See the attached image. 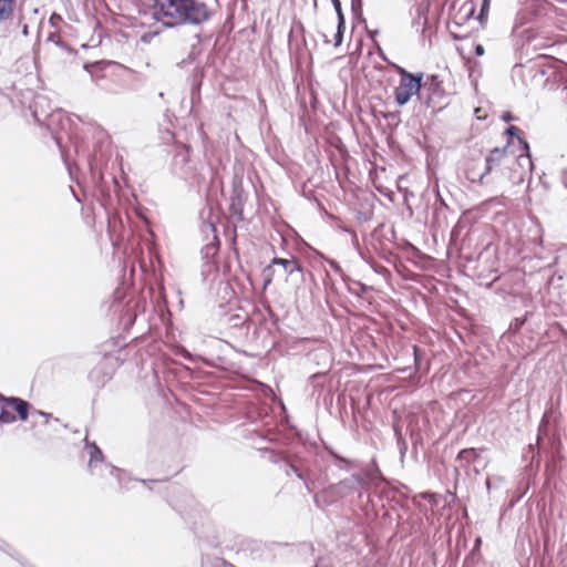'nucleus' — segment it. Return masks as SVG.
I'll return each mask as SVG.
<instances>
[{"mask_svg":"<svg viewBox=\"0 0 567 567\" xmlns=\"http://www.w3.org/2000/svg\"><path fill=\"white\" fill-rule=\"evenodd\" d=\"M85 446L89 450V463L87 468H95L97 464L104 462L106 460L102 450L96 445L95 442H90L85 439Z\"/></svg>","mask_w":567,"mask_h":567,"instance_id":"23","label":"nucleus"},{"mask_svg":"<svg viewBox=\"0 0 567 567\" xmlns=\"http://www.w3.org/2000/svg\"><path fill=\"white\" fill-rule=\"evenodd\" d=\"M323 375H324L323 373H315V374H312V375L309 378V380H310V382L315 383V382H316V380H318V379L322 378Z\"/></svg>","mask_w":567,"mask_h":567,"instance_id":"60","label":"nucleus"},{"mask_svg":"<svg viewBox=\"0 0 567 567\" xmlns=\"http://www.w3.org/2000/svg\"><path fill=\"white\" fill-rule=\"evenodd\" d=\"M478 454L474 449H464L458 452L456 456V461L461 463V465L470 464L476 462Z\"/></svg>","mask_w":567,"mask_h":567,"instance_id":"29","label":"nucleus"},{"mask_svg":"<svg viewBox=\"0 0 567 567\" xmlns=\"http://www.w3.org/2000/svg\"><path fill=\"white\" fill-rule=\"evenodd\" d=\"M39 415V416H43L45 419L44 421V424L47 425L49 423V419L51 417V414L50 413H47V412H43V411H40V410H34L32 415Z\"/></svg>","mask_w":567,"mask_h":567,"instance_id":"51","label":"nucleus"},{"mask_svg":"<svg viewBox=\"0 0 567 567\" xmlns=\"http://www.w3.org/2000/svg\"><path fill=\"white\" fill-rule=\"evenodd\" d=\"M229 212L233 217L237 218V220H244V197L241 190H234V194L230 197Z\"/></svg>","mask_w":567,"mask_h":567,"instance_id":"22","label":"nucleus"},{"mask_svg":"<svg viewBox=\"0 0 567 567\" xmlns=\"http://www.w3.org/2000/svg\"><path fill=\"white\" fill-rule=\"evenodd\" d=\"M194 61V49L189 52L188 56L184 60H182L178 65L179 66H186L190 64Z\"/></svg>","mask_w":567,"mask_h":567,"instance_id":"48","label":"nucleus"},{"mask_svg":"<svg viewBox=\"0 0 567 567\" xmlns=\"http://www.w3.org/2000/svg\"><path fill=\"white\" fill-rule=\"evenodd\" d=\"M413 357H414L415 370H419L420 355H419V348L416 346L413 347Z\"/></svg>","mask_w":567,"mask_h":567,"instance_id":"53","label":"nucleus"},{"mask_svg":"<svg viewBox=\"0 0 567 567\" xmlns=\"http://www.w3.org/2000/svg\"><path fill=\"white\" fill-rule=\"evenodd\" d=\"M202 276L205 282H214L219 279V266L215 260H204Z\"/></svg>","mask_w":567,"mask_h":567,"instance_id":"25","label":"nucleus"},{"mask_svg":"<svg viewBox=\"0 0 567 567\" xmlns=\"http://www.w3.org/2000/svg\"><path fill=\"white\" fill-rule=\"evenodd\" d=\"M250 558L255 567H272L276 561V553L271 545L256 544L250 549Z\"/></svg>","mask_w":567,"mask_h":567,"instance_id":"16","label":"nucleus"},{"mask_svg":"<svg viewBox=\"0 0 567 567\" xmlns=\"http://www.w3.org/2000/svg\"><path fill=\"white\" fill-rule=\"evenodd\" d=\"M343 33H344V29L337 27V31L334 33V47L336 48L341 45V43L343 41Z\"/></svg>","mask_w":567,"mask_h":567,"instance_id":"45","label":"nucleus"},{"mask_svg":"<svg viewBox=\"0 0 567 567\" xmlns=\"http://www.w3.org/2000/svg\"><path fill=\"white\" fill-rule=\"evenodd\" d=\"M0 549L3 550L4 553H7L13 559L18 560L23 567H33V566L27 564L22 559V556L19 553H17L16 550H12L11 547L1 539H0Z\"/></svg>","mask_w":567,"mask_h":567,"instance_id":"33","label":"nucleus"},{"mask_svg":"<svg viewBox=\"0 0 567 567\" xmlns=\"http://www.w3.org/2000/svg\"><path fill=\"white\" fill-rule=\"evenodd\" d=\"M342 280L346 284L348 291L359 298H362L363 295L371 289V287L359 280L350 278L348 275H342Z\"/></svg>","mask_w":567,"mask_h":567,"instance_id":"26","label":"nucleus"},{"mask_svg":"<svg viewBox=\"0 0 567 567\" xmlns=\"http://www.w3.org/2000/svg\"><path fill=\"white\" fill-rule=\"evenodd\" d=\"M181 496L182 501H175L174 503H172V506L181 515H184L187 512V506H192L195 503V499L186 491L182 492Z\"/></svg>","mask_w":567,"mask_h":567,"instance_id":"27","label":"nucleus"},{"mask_svg":"<svg viewBox=\"0 0 567 567\" xmlns=\"http://www.w3.org/2000/svg\"><path fill=\"white\" fill-rule=\"evenodd\" d=\"M506 145L502 152L498 148V164L511 171L509 178L514 184H520L532 174L533 161L529 153L528 143L522 137L520 130L514 125H508L504 130Z\"/></svg>","mask_w":567,"mask_h":567,"instance_id":"4","label":"nucleus"},{"mask_svg":"<svg viewBox=\"0 0 567 567\" xmlns=\"http://www.w3.org/2000/svg\"><path fill=\"white\" fill-rule=\"evenodd\" d=\"M358 475L360 482H362V489L364 491L371 487H378L380 483L385 482L375 458H372L370 463L362 468L361 474Z\"/></svg>","mask_w":567,"mask_h":567,"instance_id":"14","label":"nucleus"},{"mask_svg":"<svg viewBox=\"0 0 567 567\" xmlns=\"http://www.w3.org/2000/svg\"><path fill=\"white\" fill-rule=\"evenodd\" d=\"M561 182L564 186L567 188V167L561 172Z\"/></svg>","mask_w":567,"mask_h":567,"instance_id":"59","label":"nucleus"},{"mask_svg":"<svg viewBox=\"0 0 567 567\" xmlns=\"http://www.w3.org/2000/svg\"><path fill=\"white\" fill-rule=\"evenodd\" d=\"M474 52H475V54L477 56L483 55L484 54V47L482 44H476Z\"/></svg>","mask_w":567,"mask_h":567,"instance_id":"58","label":"nucleus"},{"mask_svg":"<svg viewBox=\"0 0 567 567\" xmlns=\"http://www.w3.org/2000/svg\"><path fill=\"white\" fill-rule=\"evenodd\" d=\"M153 18L164 28L200 27L210 21L215 10L199 0H153Z\"/></svg>","mask_w":567,"mask_h":567,"instance_id":"3","label":"nucleus"},{"mask_svg":"<svg viewBox=\"0 0 567 567\" xmlns=\"http://www.w3.org/2000/svg\"><path fill=\"white\" fill-rule=\"evenodd\" d=\"M398 74L400 75V81H406L411 78L417 76V73H411L402 66L396 68Z\"/></svg>","mask_w":567,"mask_h":567,"instance_id":"40","label":"nucleus"},{"mask_svg":"<svg viewBox=\"0 0 567 567\" xmlns=\"http://www.w3.org/2000/svg\"><path fill=\"white\" fill-rule=\"evenodd\" d=\"M495 154L496 148L491 150L483 163H476L473 167L466 169V176L472 183H484L485 176L488 175L494 167Z\"/></svg>","mask_w":567,"mask_h":567,"instance_id":"17","label":"nucleus"},{"mask_svg":"<svg viewBox=\"0 0 567 567\" xmlns=\"http://www.w3.org/2000/svg\"><path fill=\"white\" fill-rule=\"evenodd\" d=\"M496 248L491 246L480 254L477 266V282L480 286L491 288L496 281Z\"/></svg>","mask_w":567,"mask_h":567,"instance_id":"9","label":"nucleus"},{"mask_svg":"<svg viewBox=\"0 0 567 567\" xmlns=\"http://www.w3.org/2000/svg\"><path fill=\"white\" fill-rule=\"evenodd\" d=\"M332 6H333V9L336 11V13L338 14L339 12H342V8H341V1L340 0H332L331 1Z\"/></svg>","mask_w":567,"mask_h":567,"instance_id":"55","label":"nucleus"},{"mask_svg":"<svg viewBox=\"0 0 567 567\" xmlns=\"http://www.w3.org/2000/svg\"><path fill=\"white\" fill-rule=\"evenodd\" d=\"M434 208L442 210V212H450L449 206L444 202V199L441 197L440 193L436 194V199L434 203Z\"/></svg>","mask_w":567,"mask_h":567,"instance_id":"41","label":"nucleus"},{"mask_svg":"<svg viewBox=\"0 0 567 567\" xmlns=\"http://www.w3.org/2000/svg\"><path fill=\"white\" fill-rule=\"evenodd\" d=\"M327 262L334 272L339 274L341 277L344 275L340 264L337 260L327 258Z\"/></svg>","mask_w":567,"mask_h":567,"instance_id":"43","label":"nucleus"},{"mask_svg":"<svg viewBox=\"0 0 567 567\" xmlns=\"http://www.w3.org/2000/svg\"><path fill=\"white\" fill-rule=\"evenodd\" d=\"M169 169L173 176L185 182L190 187L200 188L205 183V177L198 172L196 164L190 158L188 145L178 144L174 146Z\"/></svg>","mask_w":567,"mask_h":567,"instance_id":"6","label":"nucleus"},{"mask_svg":"<svg viewBox=\"0 0 567 567\" xmlns=\"http://www.w3.org/2000/svg\"><path fill=\"white\" fill-rule=\"evenodd\" d=\"M4 404L17 413V419L20 421L28 420L31 409V404L28 401L18 396H7Z\"/></svg>","mask_w":567,"mask_h":567,"instance_id":"18","label":"nucleus"},{"mask_svg":"<svg viewBox=\"0 0 567 567\" xmlns=\"http://www.w3.org/2000/svg\"><path fill=\"white\" fill-rule=\"evenodd\" d=\"M47 40L54 43L56 47H60L65 52H74V50H72L71 47L62 40L58 32H50Z\"/></svg>","mask_w":567,"mask_h":567,"instance_id":"32","label":"nucleus"},{"mask_svg":"<svg viewBox=\"0 0 567 567\" xmlns=\"http://www.w3.org/2000/svg\"><path fill=\"white\" fill-rule=\"evenodd\" d=\"M489 0H483L480 13L477 16V20L483 23L487 19V11H488Z\"/></svg>","mask_w":567,"mask_h":567,"instance_id":"37","label":"nucleus"},{"mask_svg":"<svg viewBox=\"0 0 567 567\" xmlns=\"http://www.w3.org/2000/svg\"><path fill=\"white\" fill-rule=\"evenodd\" d=\"M112 468H116V466L105 460L101 464L99 463L97 467L89 468V472L93 476L105 477L106 474L112 476Z\"/></svg>","mask_w":567,"mask_h":567,"instance_id":"28","label":"nucleus"},{"mask_svg":"<svg viewBox=\"0 0 567 567\" xmlns=\"http://www.w3.org/2000/svg\"><path fill=\"white\" fill-rule=\"evenodd\" d=\"M202 231L207 235V243L200 250L203 260H215L219 250V239L214 223H204Z\"/></svg>","mask_w":567,"mask_h":567,"instance_id":"15","label":"nucleus"},{"mask_svg":"<svg viewBox=\"0 0 567 567\" xmlns=\"http://www.w3.org/2000/svg\"><path fill=\"white\" fill-rule=\"evenodd\" d=\"M285 463L287 467L291 472H293L299 480H306V474L302 471H300L295 464L290 463L289 461H285Z\"/></svg>","mask_w":567,"mask_h":567,"instance_id":"42","label":"nucleus"},{"mask_svg":"<svg viewBox=\"0 0 567 567\" xmlns=\"http://www.w3.org/2000/svg\"><path fill=\"white\" fill-rule=\"evenodd\" d=\"M485 485H486L487 491H489V489H491V487H492V480H491V477H489V476H487V477H486V480H485Z\"/></svg>","mask_w":567,"mask_h":567,"instance_id":"61","label":"nucleus"},{"mask_svg":"<svg viewBox=\"0 0 567 567\" xmlns=\"http://www.w3.org/2000/svg\"><path fill=\"white\" fill-rule=\"evenodd\" d=\"M126 298V289L124 287H118L113 292V300L110 306V310L117 315L120 324L124 330H128L134 324L137 318V306L138 301L130 299L124 301Z\"/></svg>","mask_w":567,"mask_h":567,"instance_id":"7","label":"nucleus"},{"mask_svg":"<svg viewBox=\"0 0 567 567\" xmlns=\"http://www.w3.org/2000/svg\"><path fill=\"white\" fill-rule=\"evenodd\" d=\"M449 214L450 212H442L436 208L433 210V224L437 228H444L449 225Z\"/></svg>","mask_w":567,"mask_h":567,"instance_id":"30","label":"nucleus"},{"mask_svg":"<svg viewBox=\"0 0 567 567\" xmlns=\"http://www.w3.org/2000/svg\"><path fill=\"white\" fill-rule=\"evenodd\" d=\"M302 481H303V483H305V486H306L307 491H308L309 493H312V492H313V486H312V485H313V483H312V482H310L307 477H306V480H302Z\"/></svg>","mask_w":567,"mask_h":567,"instance_id":"57","label":"nucleus"},{"mask_svg":"<svg viewBox=\"0 0 567 567\" xmlns=\"http://www.w3.org/2000/svg\"><path fill=\"white\" fill-rule=\"evenodd\" d=\"M337 17H338V25L337 27H339L341 29H346V19H344L343 12H339L337 14Z\"/></svg>","mask_w":567,"mask_h":567,"instance_id":"52","label":"nucleus"},{"mask_svg":"<svg viewBox=\"0 0 567 567\" xmlns=\"http://www.w3.org/2000/svg\"><path fill=\"white\" fill-rule=\"evenodd\" d=\"M219 9H225V21L221 30L225 33H230L236 25H243L238 30V35L250 40L255 34V21L252 24L246 25L249 22L248 16V0H214Z\"/></svg>","mask_w":567,"mask_h":567,"instance_id":"5","label":"nucleus"},{"mask_svg":"<svg viewBox=\"0 0 567 567\" xmlns=\"http://www.w3.org/2000/svg\"><path fill=\"white\" fill-rule=\"evenodd\" d=\"M303 32V27L301 23H298V24H295L292 25L290 32H289V45L291 47L295 42V39H296V34L297 33H302Z\"/></svg>","mask_w":567,"mask_h":567,"instance_id":"38","label":"nucleus"},{"mask_svg":"<svg viewBox=\"0 0 567 567\" xmlns=\"http://www.w3.org/2000/svg\"><path fill=\"white\" fill-rule=\"evenodd\" d=\"M112 476L116 480L120 492L130 491L131 484L138 482V478L134 477L130 471L117 466L116 468H112Z\"/></svg>","mask_w":567,"mask_h":567,"instance_id":"21","label":"nucleus"},{"mask_svg":"<svg viewBox=\"0 0 567 567\" xmlns=\"http://www.w3.org/2000/svg\"><path fill=\"white\" fill-rule=\"evenodd\" d=\"M75 152H76L78 156H80V154H81V153H84L85 151H84V150H82V147H81V146H79L78 144H75Z\"/></svg>","mask_w":567,"mask_h":567,"instance_id":"64","label":"nucleus"},{"mask_svg":"<svg viewBox=\"0 0 567 567\" xmlns=\"http://www.w3.org/2000/svg\"><path fill=\"white\" fill-rule=\"evenodd\" d=\"M463 10H466L465 12V17H472L473 13H474V6L473 3H465L463 7H462Z\"/></svg>","mask_w":567,"mask_h":567,"instance_id":"50","label":"nucleus"},{"mask_svg":"<svg viewBox=\"0 0 567 567\" xmlns=\"http://www.w3.org/2000/svg\"><path fill=\"white\" fill-rule=\"evenodd\" d=\"M22 34H23L24 37H28V34H29V28H28V24H23V25H22Z\"/></svg>","mask_w":567,"mask_h":567,"instance_id":"62","label":"nucleus"},{"mask_svg":"<svg viewBox=\"0 0 567 567\" xmlns=\"http://www.w3.org/2000/svg\"><path fill=\"white\" fill-rule=\"evenodd\" d=\"M330 454L332 455V457H333L336 461L342 462V463H344V464H347V465H350V464H351V461H350V460H348V458H346V457H343V456L339 455L338 453H336V452H333V451H331V452H330Z\"/></svg>","mask_w":567,"mask_h":567,"instance_id":"49","label":"nucleus"},{"mask_svg":"<svg viewBox=\"0 0 567 567\" xmlns=\"http://www.w3.org/2000/svg\"><path fill=\"white\" fill-rule=\"evenodd\" d=\"M324 501V494L322 491L313 495V502L318 508H324L329 506Z\"/></svg>","mask_w":567,"mask_h":567,"instance_id":"39","label":"nucleus"},{"mask_svg":"<svg viewBox=\"0 0 567 567\" xmlns=\"http://www.w3.org/2000/svg\"><path fill=\"white\" fill-rule=\"evenodd\" d=\"M92 141V152L87 155V164L93 184V197L110 220L117 204L123 197H126L123 155L116 151L113 156L111 138L103 128L93 131Z\"/></svg>","mask_w":567,"mask_h":567,"instance_id":"1","label":"nucleus"},{"mask_svg":"<svg viewBox=\"0 0 567 567\" xmlns=\"http://www.w3.org/2000/svg\"><path fill=\"white\" fill-rule=\"evenodd\" d=\"M275 266L281 267L285 275L288 277L303 272V266L297 258H295V257H291V258L275 257L271 260V262L262 269L264 289H266L267 286H269L272 281V277L275 274V270H274Z\"/></svg>","mask_w":567,"mask_h":567,"instance_id":"12","label":"nucleus"},{"mask_svg":"<svg viewBox=\"0 0 567 567\" xmlns=\"http://www.w3.org/2000/svg\"><path fill=\"white\" fill-rule=\"evenodd\" d=\"M17 9V0H0V25L13 20Z\"/></svg>","mask_w":567,"mask_h":567,"instance_id":"24","label":"nucleus"},{"mask_svg":"<svg viewBox=\"0 0 567 567\" xmlns=\"http://www.w3.org/2000/svg\"><path fill=\"white\" fill-rule=\"evenodd\" d=\"M396 445H398L401 457H404V455L408 451V443H406L405 439L399 437V440H396Z\"/></svg>","mask_w":567,"mask_h":567,"instance_id":"44","label":"nucleus"},{"mask_svg":"<svg viewBox=\"0 0 567 567\" xmlns=\"http://www.w3.org/2000/svg\"><path fill=\"white\" fill-rule=\"evenodd\" d=\"M30 109L34 121L40 125H47L49 128H51L55 120L60 121L62 117V112L52 110L44 95H37Z\"/></svg>","mask_w":567,"mask_h":567,"instance_id":"13","label":"nucleus"},{"mask_svg":"<svg viewBox=\"0 0 567 567\" xmlns=\"http://www.w3.org/2000/svg\"><path fill=\"white\" fill-rule=\"evenodd\" d=\"M396 116H398V113H392V112H390V113H388V114H384V117H385V118H394V117H396Z\"/></svg>","mask_w":567,"mask_h":567,"instance_id":"63","label":"nucleus"},{"mask_svg":"<svg viewBox=\"0 0 567 567\" xmlns=\"http://www.w3.org/2000/svg\"><path fill=\"white\" fill-rule=\"evenodd\" d=\"M522 8L517 12L515 31L525 39L526 51H538L554 45L549 37L539 34L536 29L544 20L555 22L558 28L567 31V17L563 9L554 8L547 0H519Z\"/></svg>","mask_w":567,"mask_h":567,"instance_id":"2","label":"nucleus"},{"mask_svg":"<svg viewBox=\"0 0 567 567\" xmlns=\"http://www.w3.org/2000/svg\"><path fill=\"white\" fill-rule=\"evenodd\" d=\"M427 11L429 4L426 2H420L415 6L412 18V27L415 31L424 33L427 25Z\"/></svg>","mask_w":567,"mask_h":567,"instance_id":"20","label":"nucleus"},{"mask_svg":"<svg viewBox=\"0 0 567 567\" xmlns=\"http://www.w3.org/2000/svg\"><path fill=\"white\" fill-rule=\"evenodd\" d=\"M62 21H63L62 17H61L60 14H58V13H53V14L50 17V19H49V22H50V24H51L52 27H56V25H58V23H60V22H62Z\"/></svg>","mask_w":567,"mask_h":567,"instance_id":"47","label":"nucleus"},{"mask_svg":"<svg viewBox=\"0 0 567 567\" xmlns=\"http://www.w3.org/2000/svg\"><path fill=\"white\" fill-rule=\"evenodd\" d=\"M393 431H394V435H395V439L399 440V437H403V434H402V429L400 425L398 424H394L393 425Z\"/></svg>","mask_w":567,"mask_h":567,"instance_id":"56","label":"nucleus"},{"mask_svg":"<svg viewBox=\"0 0 567 567\" xmlns=\"http://www.w3.org/2000/svg\"><path fill=\"white\" fill-rule=\"evenodd\" d=\"M248 417L250 422L254 424L260 423L261 426L254 430V433L262 441H268L271 443H282L286 444V436L281 434V431L276 429H269L268 425L269 420H272L270 415V408L267 405L264 406H255L249 410Z\"/></svg>","mask_w":567,"mask_h":567,"instance_id":"8","label":"nucleus"},{"mask_svg":"<svg viewBox=\"0 0 567 567\" xmlns=\"http://www.w3.org/2000/svg\"><path fill=\"white\" fill-rule=\"evenodd\" d=\"M334 485L339 491V496H341V498L348 497L349 495L358 492L359 488H362V482H360L359 475L357 474H353Z\"/></svg>","mask_w":567,"mask_h":567,"instance_id":"19","label":"nucleus"},{"mask_svg":"<svg viewBox=\"0 0 567 567\" xmlns=\"http://www.w3.org/2000/svg\"><path fill=\"white\" fill-rule=\"evenodd\" d=\"M17 417L10 411L7 410L6 404L0 409V423L10 424L16 422Z\"/></svg>","mask_w":567,"mask_h":567,"instance_id":"34","label":"nucleus"},{"mask_svg":"<svg viewBox=\"0 0 567 567\" xmlns=\"http://www.w3.org/2000/svg\"><path fill=\"white\" fill-rule=\"evenodd\" d=\"M362 0H351V11L355 18H362Z\"/></svg>","mask_w":567,"mask_h":567,"instance_id":"36","label":"nucleus"},{"mask_svg":"<svg viewBox=\"0 0 567 567\" xmlns=\"http://www.w3.org/2000/svg\"><path fill=\"white\" fill-rule=\"evenodd\" d=\"M164 480H145V478H138V482L145 485V487L150 491L154 489V485L158 482H163Z\"/></svg>","mask_w":567,"mask_h":567,"instance_id":"46","label":"nucleus"},{"mask_svg":"<svg viewBox=\"0 0 567 567\" xmlns=\"http://www.w3.org/2000/svg\"><path fill=\"white\" fill-rule=\"evenodd\" d=\"M444 97L445 91L437 75H430L425 82L422 81L421 104L427 109L441 110L443 107L442 100Z\"/></svg>","mask_w":567,"mask_h":567,"instance_id":"10","label":"nucleus"},{"mask_svg":"<svg viewBox=\"0 0 567 567\" xmlns=\"http://www.w3.org/2000/svg\"><path fill=\"white\" fill-rule=\"evenodd\" d=\"M322 492L324 494V502L328 505H332L333 503L341 499V496H339V491L337 489L334 484H331L327 488L322 489Z\"/></svg>","mask_w":567,"mask_h":567,"instance_id":"31","label":"nucleus"},{"mask_svg":"<svg viewBox=\"0 0 567 567\" xmlns=\"http://www.w3.org/2000/svg\"><path fill=\"white\" fill-rule=\"evenodd\" d=\"M422 80L423 73L406 81H399V85L394 89V101L399 106L408 104L412 96L420 102L422 97Z\"/></svg>","mask_w":567,"mask_h":567,"instance_id":"11","label":"nucleus"},{"mask_svg":"<svg viewBox=\"0 0 567 567\" xmlns=\"http://www.w3.org/2000/svg\"><path fill=\"white\" fill-rule=\"evenodd\" d=\"M502 120L506 123H509L511 121L516 120V117L513 116L509 112H505L502 114Z\"/></svg>","mask_w":567,"mask_h":567,"instance_id":"54","label":"nucleus"},{"mask_svg":"<svg viewBox=\"0 0 567 567\" xmlns=\"http://www.w3.org/2000/svg\"><path fill=\"white\" fill-rule=\"evenodd\" d=\"M113 347H122L118 339L112 338L109 341H106L103 344V348H105V350H102L101 352L103 353L104 357H109L112 354Z\"/></svg>","mask_w":567,"mask_h":567,"instance_id":"35","label":"nucleus"}]
</instances>
